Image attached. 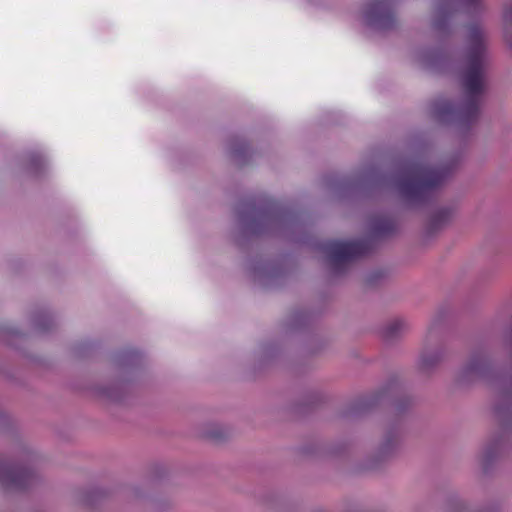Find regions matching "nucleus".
Masks as SVG:
<instances>
[{"label": "nucleus", "mask_w": 512, "mask_h": 512, "mask_svg": "<svg viewBox=\"0 0 512 512\" xmlns=\"http://www.w3.org/2000/svg\"><path fill=\"white\" fill-rule=\"evenodd\" d=\"M323 250L328 254L332 268L339 271L343 264L368 255L372 243L367 239L349 242L331 240L324 243Z\"/></svg>", "instance_id": "obj_1"}, {"label": "nucleus", "mask_w": 512, "mask_h": 512, "mask_svg": "<svg viewBox=\"0 0 512 512\" xmlns=\"http://www.w3.org/2000/svg\"><path fill=\"white\" fill-rule=\"evenodd\" d=\"M464 87L471 96L480 93L484 86V47L477 42L463 77Z\"/></svg>", "instance_id": "obj_2"}, {"label": "nucleus", "mask_w": 512, "mask_h": 512, "mask_svg": "<svg viewBox=\"0 0 512 512\" xmlns=\"http://www.w3.org/2000/svg\"><path fill=\"white\" fill-rule=\"evenodd\" d=\"M0 480L7 486L22 489L30 484L32 473L24 468L0 464Z\"/></svg>", "instance_id": "obj_3"}, {"label": "nucleus", "mask_w": 512, "mask_h": 512, "mask_svg": "<svg viewBox=\"0 0 512 512\" xmlns=\"http://www.w3.org/2000/svg\"><path fill=\"white\" fill-rule=\"evenodd\" d=\"M452 217V210L447 207L439 208L433 212L431 216V227L438 229L445 223H447Z\"/></svg>", "instance_id": "obj_4"}, {"label": "nucleus", "mask_w": 512, "mask_h": 512, "mask_svg": "<svg viewBox=\"0 0 512 512\" xmlns=\"http://www.w3.org/2000/svg\"><path fill=\"white\" fill-rule=\"evenodd\" d=\"M403 201L409 204H423L431 202L437 194H400Z\"/></svg>", "instance_id": "obj_5"}, {"label": "nucleus", "mask_w": 512, "mask_h": 512, "mask_svg": "<svg viewBox=\"0 0 512 512\" xmlns=\"http://www.w3.org/2000/svg\"><path fill=\"white\" fill-rule=\"evenodd\" d=\"M394 230V223L390 219H382L375 226L374 232L378 236H384Z\"/></svg>", "instance_id": "obj_6"}, {"label": "nucleus", "mask_w": 512, "mask_h": 512, "mask_svg": "<svg viewBox=\"0 0 512 512\" xmlns=\"http://www.w3.org/2000/svg\"><path fill=\"white\" fill-rule=\"evenodd\" d=\"M428 187H426V181H419L417 184L410 185L404 188L401 192H428Z\"/></svg>", "instance_id": "obj_7"}, {"label": "nucleus", "mask_w": 512, "mask_h": 512, "mask_svg": "<svg viewBox=\"0 0 512 512\" xmlns=\"http://www.w3.org/2000/svg\"><path fill=\"white\" fill-rule=\"evenodd\" d=\"M402 326L403 322L401 320H395L392 323H390L386 331L387 337L395 336L398 333V331L402 328Z\"/></svg>", "instance_id": "obj_8"}, {"label": "nucleus", "mask_w": 512, "mask_h": 512, "mask_svg": "<svg viewBox=\"0 0 512 512\" xmlns=\"http://www.w3.org/2000/svg\"><path fill=\"white\" fill-rule=\"evenodd\" d=\"M504 17L507 22L512 23V6L506 10Z\"/></svg>", "instance_id": "obj_9"}, {"label": "nucleus", "mask_w": 512, "mask_h": 512, "mask_svg": "<svg viewBox=\"0 0 512 512\" xmlns=\"http://www.w3.org/2000/svg\"><path fill=\"white\" fill-rule=\"evenodd\" d=\"M373 13H375L377 17H380V16H382V9L377 6L375 11H373Z\"/></svg>", "instance_id": "obj_10"}, {"label": "nucleus", "mask_w": 512, "mask_h": 512, "mask_svg": "<svg viewBox=\"0 0 512 512\" xmlns=\"http://www.w3.org/2000/svg\"><path fill=\"white\" fill-rule=\"evenodd\" d=\"M366 18H367V20H368V21H371V22H372V20H373V19H372V18H373V16H372V15H370V13L366 15Z\"/></svg>", "instance_id": "obj_11"}, {"label": "nucleus", "mask_w": 512, "mask_h": 512, "mask_svg": "<svg viewBox=\"0 0 512 512\" xmlns=\"http://www.w3.org/2000/svg\"><path fill=\"white\" fill-rule=\"evenodd\" d=\"M471 370H476L477 369V366L475 364L471 365L470 367Z\"/></svg>", "instance_id": "obj_12"}, {"label": "nucleus", "mask_w": 512, "mask_h": 512, "mask_svg": "<svg viewBox=\"0 0 512 512\" xmlns=\"http://www.w3.org/2000/svg\"><path fill=\"white\" fill-rule=\"evenodd\" d=\"M428 364H429V363H427V362H426V360H425V359H423V365H425V366H426V365H428Z\"/></svg>", "instance_id": "obj_13"}]
</instances>
